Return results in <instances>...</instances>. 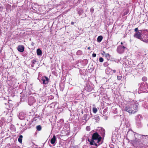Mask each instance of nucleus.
Returning <instances> with one entry per match:
<instances>
[{
    "mask_svg": "<svg viewBox=\"0 0 148 148\" xmlns=\"http://www.w3.org/2000/svg\"><path fill=\"white\" fill-rule=\"evenodd\" d=\"M126 100L127 103L125 107L124 111L130 114L135 113L138 109L137 102L132 99L128 98Z\"/></svg>",
    "mask_w": 148,
    "mask_h": 148,
    "instance_id": "f257e3e1",
    "label": "nucleus"
},
{
    "mask_svg": "<svg viewBox=\"0 0 148 148\" xmlns=\"http://www.w3.org/2000/svg\"><path fill=\"white\" fill-rule=\"evenodd\" d=\"M101 139V137L100 135L97 132H95L92 134V138L91 140H88V141L90 142V144L92 145L95 146H92L90 148H96L97 146L99 145L102 143H99Z\"/></svg>",
    "mask_w": 148,
    "mask_h": 148,
    "instance_id": "f03ea898",
    "label": "nucleus"
},
{
    "mask_svg": "<svg viewBox=\"0 0 148 148\" xmlns=\"http://www.w3.org/2000/svg\"><path fill=\"white\" fill-rule=\"evenodd\" d=\"M127 135V137L130 138L134 136L135 137L134 140L140 139L141 137H143V135H140L135 132L134 133L131 129L129 130L128 131Z\"/></svg>",
    "mask_w": 148,
    "mask_h": 148,
    "instance_id": "7ed1b4c3",
    "label": "nucleus"
},
{
    "mask_svg": "<svg viewBox=\"0 0 148 148\" xmlns=\"http://www.w3.org/2000/svg\"><path fill=\"white\" fill-rule=\"evenodd\" d=\"M138 93L148 92V84L146 82H143L140 84V86L139 88Z\"/></svg>",
    "mask_w": 148,
    "mask_h": 148,
    "instance_id": "20e7f679",
    "label": "nucleus"
},
{
    "mask_svg": "<svg viewBox=\"0 0 148 148\" xmlns=\"http://www.w3.org/2000/svg\"><path fill=\"white\" fill-rule=\"evenodd\" d=\"M131 143L133 146L137 147L138 148H145L140 139L134 140H132Z\"/></svg>",
    "mask_w": 148,
    "mask_h": 148,
    "instance_id": "39448f33",
    "label": "nucleus"
},
{
    "mask_svg": "<svg viewBox=\"0 0 148 148\" xmlns=\"http://www.w3.org/2000/svg\"><path fill=\"white\" fill-rule=\"evenodd\" d=\"M82 0H68L66 1V4H69V7H74L77 5Z\"/></svg>",
    "mask_w": 148,
    "mask_h": 148,
    "instance_id": "423d86ee",
    "label": "nucleus"
},
{
    "mask_svg": "<svg viewBox=\"0 0 148 148\" xmlns=\"http://www.w3.org/2000/svg\"><path fill=\"white\" fill-rule=\"evenodd\" d=\"M140 40L144 42L148 43V30L143 31Z\"/></svg>",
    "mask_w": 148,
    "mask_h": 148,
    "instance_id": "0eeeda50",
    "label": "nucleus"
},
{
    "mask_svg": "<svg viewBox=\"0 0 148 148\" xmlns=\"http://www.w3.org/2000/svg\"><path fill=\"white\" fill-rule=\"evenodd\" d=\"M143 32V31L142 30H138V32L135 33L134 35V37L140 40L142 36Z\"/></svg>",
    "mask_w": 148,
    "mask_h": 148,
    "instance_id": "6e6552de",
    "label": "nucleus"
},
{
    "mask_svg": "<svg viewBox=\"0 0 148 148\" xmlns=\"http://www.w3.org/2000/svg\"><path fill=\"white\" fill-rule=\"evenodd\" d=\"M126 47L124 46L120 45L119 46L117 49V51L119 54L123 53L124 51V49Z\"/></svg>",
    "mask_w": 148,
    "mask_h": 148,
    "instance_id": "1a4fd4ad",
    "label": "nucleus"
},
{
    "mask_svg": "<svg viewBox=\"0 0 148 148\" xmlns=\"http://www.w3.org/2000/svg\"><path fill=\"white\" fill-rule=\"evenodd\" d=\"M36 101V100L34 97H30L28 99V104L30 106L32 105Z\"/></svg>",
    "mask_w": 148,
    "mask_h": 148,
    "instance_id": "9d476101",
    "label": "nucleus"
},
{
    "mask_svg": "<svg viewBox=\"0 0 148 148\" xmlns=\"http://www.w3.org/2000/svg\"><path fill=\"white\" fill-rule=\"evenodd\" d=\"M26 115L24 112H22L20 113L19 115H18V117L19 119L21 120L24 119L28 121L27 119H26V118L25 117Z\"/></svg>",
    "mask_w": 148,
    "mask_h": 148,
    "instance_id": "9b49d317",
    "label": "nucleus"
},
{
    "mask_svg": "<svg viewBox=\"0 0 148 148\" xmlns=\"http://www.w3.org/2000/svg\"><path fill=\"white\" fill-rule=\"evenodd\" d=\"M136 118V123L137 126L138 128H140L142 126L141 120L139 118V116H137Z\"/></svg>",
    "mask_w": 148,
    "mask_h": 148,
    "instance_id": "f8f14e48",
    "label": "nucleus"
},
{
    "mask_svg": "<svg viewBox=\"0 0 148 148\" xmlns=\"http://www.w3.org/2000/svg\"><path fill=\"white\" fill-rule=\"evenodd\" d=\"M21 99L20 102H22L24 101L27 98V96L25 93H21Z\"/></svg>",
    "mask_w": 148,
    "mask_h": 148,
    "instance_id": "ddd939ff",
    "label": "nucleus"
},
{
    "mask_svg": "<svg viewBox=\"0 0 148 148\" xmlns=\"http://www.w3.org/2000/svg\"><path fill=\"white\" fill-rule=\"evenodd\" d=\"M41 80L42 81V83L43 84H48L49 82V79L48 77L44 76L42 77Z\"/></svg>",
    "mask_w": 148,
    "mask_h": 148,
    "instance_id": "4468645a",
    "label": "nucleus"
},
{
    "mask_svg": "<svg viewBox=\"0 0 148 148\" xmlns=\"http://www.w3.org/2000/svg\"><path fill=\"white\" fill-rule=\"evenodd\" d=\"M84 88L88 92H90L93 89L92 86L90 85L89 84H87Z\"/></svg>",
    "mask_w": 148,
    "mask_h": 148,
    "instance_id": "2eb2a0df",
    "label": "nucleus"
},
{
    "mask_svg": "<svg viewBox=\"0 0 148 148\" xmlns=\"http://www.w3.org/2000/svg\"><path fill=\"white\" fill-rule=\"evenodd\" d=\"M18 51L21 52H23L24 50V47L23 45H19L17 47Z\"/></svg>",
    "mask_w": 148,
    "mask_h": 148,
    "instance_id": "dca6fc26",
    "label": "nucleus"
},
{
    "mask_svg": "<svg viewBox=\"0 0 148 148\" xmlns=\"http://www.w3.org/2000/svg\"><path fill=\"white\" fill-rule=\"evenodd\" d=\"M99 132L101 134V136L102 137H104L105 134V131L104 129L101 127H99Z\"/></svg>",
    "mask_w": 148,
    "mask_h": 148,
    "instance_id": "f3484780",
    "label": "nucleus"
},
{
    "mask_svg": "<svg viewBox=\"0 0 148 148\" xmlns=\"http://www.w3.org/2000/svg\"><path fill=\"white\" fill-rule=\"evenodd\" d=\"M89 116V114H85L82 117V120H85V122L86 123L88 120L89 119L90 117H88Z\"/></svg>",
    "mask_w": 148,
    "mask_h": 148,
    "instance_id": "a211bd4d",
    "label": "nucleus"
},
{
    "mask_svg": "<svg viewBox=\"0 0 148 148\" xmlns=\"http://www.w3.org/2000/svg\"><path fill=\"white\" fill-rule=\"evenodd\" d=\"M77 11L79 16L81 15L83 12V10L79 8H77Z\"/></svg>",
    "mask_w": 148,
    "mask_h": 148,
    "instance_id": "6ab92c4d",
    "label": "nucleus"
},
{
    "mask_svg": "<svg viewBox=\"0 0 148 148\" xmlns=\"http://www.w3.org/2000/svg\"><path fill=\"white\" fill-rule=\"evenodd\" d=\"M56 137L55 135H54L53 138L50 140V142L51 144L53 145L56 141Z\"/></svg>",
    "mask_w": 148,
    "mask_h": 148,
    "instance_id": "aec40b11",
    "label": "nucleus"
},
{
    "mask_svg": "<svg viewBox=\"0 0 148 148\" xmlns=\"http://www.w3.org/2000/svg\"><path fill=\"white\" fill-rule=\"evenodd\" d=\"M66 1L65 2H62L61 3V4H63V8H64V9H66L67 8H69V7H69V4H66Z\"/></svg>",
    "mask_w": 148,
    "mask_h": 148,
    "instance_id": "412c9836",
    "label": "nucleus"
},
{
    "mask_svg": "<svg viewBox=\"0 0 148 148\" xmlns=\"http://www.w3.org/2000/svg\"><path fill=\"white\" fill-rule=\"evenodd\" d=\"M93 119H94L96 120V122H98L100 120V118L98 115H95L93 118Z\"/></svg>",
    "mask_w": 148,
    "mask_h": 148,
    "instance_id": "4be33fe9",
    "label": "nucleus"
},
{
    "mask_svg": "<svg viewBox=\"0 0 148 148\" xmlns=\"http://www.w3.org/2000/svg\"><path fill=\"white\" fill-rule=\"evenodd\" d=\"M5 122V120L4 118L0 120V127H1Z\"/></svg>",
    "mask_w": 148,
    "mask_h": 148,
    "instance_id": "5701e85b",
    "label": "nucleus"
},
{
    "mask_svg": "<svg viewBox=\"0 0 148 148\" xmlns=\"http://www.w3.org/2000/svg\"><path fill=\"white\" fill-rule=\"evenodd\" d=\"M37 54L38 56H41L42 55V52L40 49H38L37 50Z\"/></svg>",
    "mask_w": 148,
    "mask_h": 148,
    "instance_id": "b1692460",
    "label": "nucleus"
},
{
    "mask_svg": "<svg viewBox=\"0 0 148 148\" xmlns=\"http://www.w3.org/2000/svg\"><path fill=\"white\" fill-rule=\"evenodd\" d=\"M37 62L36 60H33L32 61L31 65L32 67L34 66V64H35Z\"/></svg>",
    "mask_w": 148,
    "mask_h": 148,
    "instance_id": "393cba45",
    "label": "nucleus"
},
{
    "mask_svg": "<svg viewBox=\"0 0 148 148\" xmlns=\"http://www.w3.org/2000/svg\"><path fill=\"white\" fill-rule=\"evenodd\" d=\"M103 38V36H99L97 38V42H100L102 40Z\"/></svg>",
    "mask_w": 148,
    "mask_h": 148,
    "instance_id": "a878e982",
    "label": "nucleus"
},
{
    "mask_svg": "<svg viewBox=\"0 0 148 148\" xmlns=\"http://www.w3.org/2000/svg\"><path fill=\"white\" fill-rule=\"evenodd\" d=\"M23 136L22 135H20L18 139V141L20 143H21L22 142V140L23 138Z\"/></svg>",
    "mask_w": 148,
    "mask_h": 148,
    "instance_id": "bb28decb",
    "label": "nucleus"
},
{
    "mask_svg": "<svg viewBox=\"0 0 148 148\" xmlns=\"http://www.w3.org/2000/svg\"><path fill=\"white\" fill-rule=\"evenodd\" d=\"M41 127L40 125H38L36 127V129L37 131H40L41 130Z\"/></svg>",
    "mask_w": 148,
    "mask_h": 148,
    "instance_id": "cd10ccee",
    "label": "nucleus"
},
{
    "mask_svg": "<svg viewBox=\"0 0 148 148\" xmlns=\"http://www.w3.org/2000/svg\"><path fill=\"white\" fill-rule=\"evenodd\" d=\"M82 51H81L80 50H78V51L77 53H76V54L77 55H81L82 54Z\"/></svg>",
    "mask_w": 148,
    "mask_h": 148,
    "instance_id": "c85d7f7f",
    "label": "nucleus"
},
{
    "mask_svg": "<svg viewBox=\"0 0 148 148\" xmlns=\"http://www.w3.org/2000/svg\"><path fill=\"white\" fill-rule=\"evenodd\" d=\"M92 111L94 113H95L97 112V109L96 108H93L92 109Z\"/></svg>",
    "mask_w": 148,
    "mask_h": 148,
    "instance_id": "c756f323",
    "label": "nucleus"
},
{
    "mask_svg": "<svg viewBox=\"0 0 148 148\" xmlns=\"http://www.w3.org/2000/svg\"><path fill=\"white\" fill-rule=\"evenodd\" d=\"M105 56L106 57L107 59L108 60H109L110 57V56L108 53L106 54Z\"/></svg>",
    "mask_w": 148,
    "mask_h": 148,
    "instance_id": "7c9ffc66",
    "label": "nucleus"
},
{
    "mask_svg": "<svg viewBox=\"0 0 148 148\" xmlns=\"http://www.w3.org/2000/svg\"><path fill=\"white\" fill-rule=\"evenodd\" d=\"M147 78L146 77H143L142 78V80L144 82L146 81L147 80Z\"/></svg>",
    "mask_w": 148,
    "mask_h": 148,
    "instance_id": "2f4dec72",
    "label": "nucleus"
},
{
    "mask_svg": "<svg viewBox=\"0 0 148 148\" xmlns=\"http://www.w3.org/2000/svg\"><path fill=\"white\" fill-rule=\"evenodd\" d=\"M142 138H145L147 139V140H148V136H145L143 135V137Z\"/></svg>",
    "mask_w": 148,
    "mask_h": 148,
    "instance_id": "473e14b6",
    "label": "nucleus"
},
{
    "mask_svg": "<svg viewBox=\"0 0 148 148\" xmlns=\"http://www.w3.org/2000/svg\"><path fill=\"white\" fill-rule=\"evenodd\" d=\"M86 130L88 131H89L90 130V126H87L86 127Z\"/></svg>",
    "mask_w": 148,
    "mask_h": 148,
    "instance_id": "72a5a7b5",
    "label": "nucleus"
},
{
    "mask_svg": "<svg viewBox=\"0 0 148 148\" xmlns=\"http://www.w3.org/2000/svg\"><path fill=\"white\" fill-rule=\"evenodd\" d=\"M109 65V64L107 62H105L103 64V65L105 67H106L108 66Z\"/></svg>",
    "mask_w": 148,
    "mask_h": 148,
    "instance_id": "f704fd0d",
    "label": "nucleus"
},
{
    "mask_svg": "<svg viewBox=\"0 0 148 148\" xmlns=\"http://www.w3.org/2000/svg\"><path fill=\"white\" fill-rule=\"evenodd\" d=\"M99 61L101 62H102L103 61V59L102 57H100L99 58Z\"/></svg>",
    "mask_w": 148,
    "mask_h": 148,
    "instance_id": "c9c22d12",
    "label": "nucleus"
},
{
    "mask_svg": "<svg viewBox=\"0 0 148 148\" xmlns=\"http://www.w3.org/2000/svg\"><path fill=\"white\" fill-rule=\"evenodd\" d=\"M94 8H91L90 9V12L92 13H93V12H94Z\"/></svg>",
    "mask_w": 148,
    "mask_h": 148,
    "instance_id": "e433bc0d",
    "label": "nucleus"
},
{
    "mask_svg": "<svg viewBox=\"0 0 148 148\" xmlns=\"http://www.w3.org/2000/svg\"><path fill=\"white\" fill-rule=\"evenodd\" d=\"M118 128H116L114 132H115V135H116L117 134V132L118 131Z\"/></svg>",
    "mask_w": 148,
    "mask_h": 148,
    "instance_id": "4c0bfd02",
    "label": "nucleus"
},
{
    "mask_svg": "<svg viewBox=\"0 0 148 148\" xmlns=\"http://www.w3.org/2000/svg\"><path fill=\"white\" fill-rule=\"evenodd\" d=\"M27 55L26 54L25 51H24V52L23 53V54H22L23 56H24V57H25V56L27 57Z\"/></svg>",
    "mask_w": 148,
    "mask_h": 148,
    "instance_id": "58836bf2",
    "label": "nucleus"
},
{
    "mask_svg": "<svg viewBox=\"0 0 148 148\" xmlns=\"http://www.w3.org/2000/svg\"><path fill=\"white\" fill-rule=\"evenodd\" d=\"M96 53H93L92 54V56L93 57H95L96 56Z\"/></svg>",
    "mask_w": 148,
    "mask_h": 148,
    "instance_id": "ea45409f",
    "label": "nucleus"
},
{
    "mask_svg": "<svg viewBox=\"0 0 148 148\" xmlns=\"http://www.w3.org/2000/svg\"><path fill=\"white\" fill-rule=\"evenodd\" d=\"M54 98V97L53 96H50L49 97V98L50 99H53Z\"/></svg>",
    "mask_w": 148,
    "mask_h": 148,
    "instance_id": "a19ab883",
    "label": "nucleus"
},
{
    "mask_svg": "<svg viewBox=\"0 0 148 148\" xmlns=\"http://www.w3.org/2000/svg\"><path fill=\"white\" fill-rule=\"evenodd\" d=\"M117 79L118 80H120L121 79V76H117Z\"/></svg>",
    "mask_w": 148,
    "mask_h": 148,
    "instance_id": "79ce46f5",
    "label": "nucleus"
},
{
    "mask_svg": "<svg viewBox=\"0 0 148 148\" xmlns=\"http://www.w3.org/2000/svg\"><path fill=\"white\" fill-rule=\"evenodd\" d=\"M138 28H136L134 29V31L136 32H138Z\"/></svg>",
    "mask_w": 148,
    "mask_h": 148,
    "instance_id": "37998d69",
    "label": "nucleus"
},
{
    "mask_svg": "<svg viewBox=\"0 0 148 148\" xmlns=\"http://www.w3.org/2000/svg\"><path fill=\"white\" fill-rule=\"evenodd\" d=\"M51 106H55V103H51Z\"/></svg>",
    "mask_w": 148,
    "mask_h": 148,
    "instance_id": "c03bdc74",
    "label": "nucleus"
},
{
    "mask_svg": "<svg viewBox=\"0 0 148 148\" xmlns=\"http://www.w3.org/2000/svg\"><path fill=\"white\" fill-rule=\"evenodd\" d=\"M110 146L111 148H113L114 146L113 145L111 144L110 145Z\"/></svg>",
    "mask_w": 148,
    "mask_h": 148,
    "instance_id": "a18cd8bd",
    "label": "nucleus"
},
{
    "mask_svg": "<svg viewBox=\"0 0 148 148\" xmlns=\"http://www.w3.org/2000/svg\"><path fill=\"white\" fill-rule=\"evenodd\" d=\"M60 122H62V123L64 122V120L62 119H60Z\"/></svg>",
    "mask_w": 148,
    "mask_h": 148,
    "instance_id": "49530a36",
    "label": "nucleus"
},
{
    "mask_svg": "<svg viewBox=\"0 0 148 148\" xmlns=\"http://www.w3.org/2000/svg\"><path fill=\"white\" fill-rule=\"evenodd\" d=\"M112 71L114 73H115L116 72V71L115 70H112Z\"/></svg>",
    "mask_w": 148,
    "mask_h": 148,
    "instance_id": "de8ad7c7",
    "label": "nucleus"
},
{
    "mask_svg": "<svg viewBox=\"0 0 148 148\" xmlns=\"http://www.w3.org/2000/svg\"><path fill=\"white\" fill-rule=\"evenodd\" d=\"M74 22H71V24L72 25H74Z\"/></svg>",
    "mask_w": 148,
    "mask_h": 148,
    "instance_id": "09e8293b",
    "label": "nucleus"
},
{
    "mask_svg": "<svg viewBox=\"0 0 148 148\" xmlns=\"http://www.w3.org/2000/svg\"><path fill=\"white\" fill-rule=\"evenodd\" d=\"M3 10V7H0V10Z\"/></svg>",
    "mask_w": 148,
    "mask_h": 148,
    "instance_id": "8fccbe9b",
    "label": "nucleus"
},
{
    "mask_svg": "<svg viewBox=\"0 0 148 148\" xmlns=\"http://www.w3.org/2000/svg\"><path fill=\"white\" fill-rule=\"evenodd\" d=\"M103 55H105V56L107 54V53H106L105 52H103Z\"/></svg>",
    "mask_w": 148,
    "mask_h": 148,
    "instance_id": "3c124183",
    "label": "nucleus"
},
{
    "mask_svg": "<svg viewBox=\"0 0 148 148\" xmlns=\"http://www.w3.org/2000/svg\"><path fill=\"white\" fill-rule=\"evenodd\" d=\"M132 148H138L136 146H134L132 147Z\"/></svg>",
    "mask_w": 148,
    "mask_h": 148,
    "instance_id": "603ef678",
    "label": "nucleus"
},
{
    "mask_svg": "<svg viewBox=\"0 0 148 148\" xmlns=\"http://www.w3.org/2000/svg\"><path fill=\"white\" fill-rule=\"evenodd\" d=\"M12 104H10V106H9L10 107H12Z\"/></svg>",
    "mask_w": 148,
    "mask_h": 148,
    "instance_id": "864d4df0",
    "label": "nucleus"
},
{
    "mask_svg": "<svg viewBox=\"0 0 148 148\" xmlns=\"http://www.w3.org/2000/svg\"><path fill=\"white\" fill-rule=\"evenodd\" d=\"M90 47H89L88 49H90Z\"/></svg>",
    "mask_w": 148,
    "mask_h": 148,
    "instance_id": "5fc2aeb1",
    "label": "nucleus"
},
{
    "mask_svg": "<svg viewBox=\"0 0 148 148\" xmlns=\"http://www.w3.org/2000/svg\"><path fill=\"white\" fill-rule=\"evenodd\" d=\"M10 119L11 121V119H12V118L11 117H10Z\"/></svg>",
    "mask_w": 148,
    "mask_h": 148,
    "instance_id": "6e6d98bb",
    "label": "nucleus"
},
{
    "mask_svg": "<svg viewBox=\"0 0 148 148\" xmlns=\"http://www.w3.org/2000/svg\"><path fill=\"white\" fill-rule=\"evenodd\" d=\"M70 9H71V8H69L68 9H67V10H70Z\"/></svg>",
    "mask_w": 148,
    "mask_h": 148,
    "instance_id": "4d7b16f0",
    "label": "nucleus"
},
{
    "mask_svg": "<svg viewBox=\"0 0 148 148\" xmlns=\"http://www.w3.org/2000/svg\"><path fill=\"white\" fill-rule=\"evenodd\" d=\"M114 135H115V132H114Z\"/></svg>",
    "mask_w": 148,
    "mask_h": 148,
    "instance_id": "13d9d810",
    "label": "nucleus"
},
{
    "mask_svg": "<svg viewBox=\"0 0 148 148\" xmlns=\"http://www.w3.org/2000/svg\"><path fill=\"white\" fill-rule=\"evenodd\" d=\"M11 127H14V125H11Z\"/></svg>",
    "mask_w": 148,
    "mask_h": 148,
    "instance_id": "bf43d9fd",
    "label": "nucleus"
},
{
    "mask_svg": "<svg viewBox=\"0 0 148 148\" xmlns=\"http://www.w3.org/2000/svg\"><path fill=\"white\" fill-rule=\"evenodd\" d=\"M121 45H122L123 44V43L122 42H121Z\"/></svg>",
    "mask_w": 148,
    "mask_h": 148,
    "instance_id": "052dcab7",
    "label": "nucleus"
},
{
    "mask_svg": "<svg viewBox=\"0 0 148 148\" xmlns=\"http://www.w3.org/2000/svg\"><path fill=\"white\" fill-rule=\"evenodd\" d=\"M86 14H85V15H84V17H86Z\"/></svg>",
    "mask_w": 148,
    "mask_h": 148,
    "instance_id": "680f3d73",
    "label": "nucleus"
},
{
    "mask_svg": "<svg viewBox=\"0 0 148 148\" xmlns=\"http://www.w3.org/2000/svg\"><path fill=\"white\" fill-rule=\"evenodd\" d=\"M51 148H56L55 147H52Z\"/></svg>",
    "mask_w": 148,
    "mask_h": 148,
    "instance_id": "e2e57ef3",
    "label": "nucleus"
},
{
    "mask_svg": "<svg viewBox=\"0 0 148 148\" xmlns=\"http://www.w3.org/2000/svg\"><path fill=\"white\" fill-rule=\"evenodd\" d=\"M131 94H132V95H134V93H131Z\"/></svg>",
    "mask_w": 148,
    "mask_h": 148,
    "instance_id": "0e129e2a",
    "label": "nucleus"
},
{
    "mask_svg": "<svg viewBox=\"0 0 148 148\" xmlns=\"http://www.w3.org/2000/svg\"><path fill=\"white\" fill-rule=\"evenodd\" d=\"M60 87H61V85H60Z\"/></svg>",
    "mask_w": 148,
    "mask_h": 148,
    "instance_id": "69168bd1",
    "label": "nucleus"
},
{
    "mask_svg": "<svg viewBox=\"0 0 148 148\" xmlns=\"http://www.w3.org/2000/svg\"><path fill=\"white\" fill-rule=\"evenodd\" d=\"M5 104L6 105V103H5Z\"/></svg>",
    "mask_w": 148,
    "mask_h": 148,
    "instance_id": "338daca9",
    "label": "nucleus"
},
{
    "mask_svg": "<svg viewBox=\"0 0 148 148\" xmlns=\"http://www.w3.org/2000/svg\"><path fill=\"white\" fill-rule=\"evenodd\" d=\"M82 113H83V111H82Z\"/></svg>",
    "mask_w": 148,
    "mask_h": 148,
    "instance_id": "774afa93",
    "label": "nucleus"
}]
</instances>
